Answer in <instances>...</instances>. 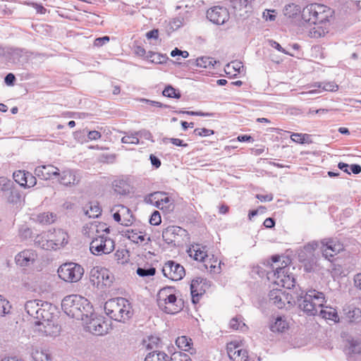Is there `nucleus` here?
Segmentation results:
<instances>
[{"mask_svg":"<svg viewBox=\"0 0 361 361\" xmlns=\"http://www.w3.org/2000/svg\"><path fill=\"white\" fill-rule=\"evenodd\" d=\"M332 14V10L323 4H311L305 6L302 18L310 25L309 35L313 38L324 36L328 32L329 18Z\"/></svg>","mask_w":361,"mask_h":361,"instance_id":"1","label":"nucleus"},{"mask_svg":"<svg viewBox=\"0 0 361 361\" xmlns=\"http://www.w3.org/2000/svg\"><path fill=\"white\" fill-rule=\"evenodd\" d=\"M63 312L78 320H85L92 315V306L84 297L79 295L66 296L61 302Z\"/></svg>","mask_w":361,"mask_h":361,"instance_id":"2","label":"nucleus"},{"mask_svg":"<svg viewBox=\"0 0 361 361\" xmlns=\"http://www.w3.org/2000/svg\"><path fill=\"white\" fill-rule=\"evenodd\" d=\"M179 292L173 286L161 288L157 294L159 308L166 314H176L184 307L183 300L179 298Z\"/></svg>","mask_w":361,"mask_h":361,"instance_id":"3","label":"nucleus"},{"mask_svg":"<svg viewBox=\"0 0 361 361\" xmlns=\"http://www.w3.org/2000/svg\"><path fill=\"white\" fill-rule=\"evenodd\" d=\"M297 300L300 308L310 316L317 314L319 309L326 302L324 293L315 289H310L305 294L302 291Z\"/></svg>","mask_w":361,"mask_h":361,"instance_id":"4","label":"nucleus"},{"mask_svg":"<svg viewBox=\"0 0 361 361\" xmlns=\"http://www.w3.org/2000/svg\"><path fill=\"white\" fill-rule=\"evenodd\" d=\"M272 261L274 262L271 265L272 270L267 271V279L279 286L288 289L294 287L295 281L293 274L290 273V267L286 264L281 267L279 264L280 262L279 256L272 257Z\"/></svg>","mask_w":361,"mask_h":361,"instance_id":"5","label":"nucleus"},{"mask_svg":"<svg viewBox=\"0 0 361 361\" xmlns=\"http://www.w3.org/2000/svg\"><path fill=\"white\" fill-rule=\"evenodd\" d=\"M106 314L112 319L124 322L133 315L130 303L123 298L109 300L104 304Z\"/></svg>","mask_w":361,"mask_h":361,"instance_id":"6","label":"nucleus"},{"mask_svg":"<svg viewBox=\"0 0 361 361\" xmlns=\"http://www.w3.org/2000/svg\"><path fill=\"white\" fill-rule=\"evenodd\" d=\"M0 185L5 192L7 202L13 206L15 210H20L25 203V195L16 187L13 186V182L5 178H0Z\"/></svg>","mask_w":361,"mask_h":361,"instance_id":"7","label":"nucleus"},{"mask_svg":"<svg viewBox=\"0 0 361 361\" xmlns=\"http://www.w3.org/2000/svg\"><path fill=\"white\" fill-rule=\"evenodd\" d=\"M51 304L38 300H28L25 304V310L28 315L35 319L42 320L50 317Z\"/></svg>","mask_w":361,"mask_h":361,"instance_id":"8","label":"nucleus"},{"mask_svg":"<svg viewBox=\"0 0 361 361\" xmlns=\"http://www.w3.org/2000/svg\"><path fill=\"white\" fill-rule=\"evenodd\" d=\"M104 233L97 238H94L90 245L91 253L96 256L108 255L112 252L115 248L114 241Z\"/></svg>","mask_w":361,"mask_h":361,"instance_id":"9","label":"nucleus"},{"mask_svg":"<svg viewBox=\"0 0 361 361\" xmlns=\"http://www.w3.org/2000/svg\"><path fill=\"white\" fill-rule=\"evenodd\" d=\"M84 274L83 268L74 262L65 263L58 269L59 276L67 282H77Z\"/></svg>","mask_w":361,"mask_h":361,"instance_id":"10","label":"nucleus"},{"mask_svg":"<svg viewBox=\"0 0 361 361\" xmlns=\"http://www.w3.org/2000/svg\"><path fill=\"white\" fill-rule=\"evenodd\" d=\"M145 202L166 212L174 209V200L164 192L150 193L145 197Z\"/></svg>","mask_w":361,"mask_h":361,"instance_id":"11","label":"nucleus"},{"mask_svg":"<svg viewBox=\"0 0 361 361\" xmlns=\"http://www.w3.org/2000/svg\"><path fill=\"white\" fill-rule=\"evenodd\" d=\"M56 178L61 185L71 188L79 184L82 176L79 170L66 168L61 171H59Z\"/></svg>","mask_w":361,"mask_h":361,"instance_id":"12","label":"nucleus"},{"mask_svg":"<svg viewBox=\"0 0 361 361\" xmlns=\"http://www.w3.org/2000/svg\"><path fill=\"white\" fill-rule=\"evenodd\" d=\"M109 227L105 223L94 221L84 225L82 234L93 240L94 238H97L104 233H109Z\"/></svg>","mask_w":361,"mask_h":361,"instance_id":"13","label":"nucleus"},{"mask_svg":"<svg viewBox=\"0 0 361 361\" xmlns=\"http://www.w3.org/2000/svg\"><path fill=\"white\" fill-rule=\"evenodd\" d=\"M162 272L165 277L172 281H179L185 276V269L182 265L174 261H168L162 268Z\"/></svg>","mask_w":361,"mask_h":361,"instance_id":"14","label":"nucleus"},{"mask_svg":"<svg viewBox=\"0 0 361 361\" xmlns=\"http://www.w3.org/2000/svg\"><path fill=\"white\" fill-rule=\"evenodd\" d=\"M54 319V317L50 312V317H48V319H42V320L34 322V323L39 326V331L44 333L47 336H56L59 334L61 327Z\"/></svg>","mask_w":361,"mask_h":361,"instance_id":"15","label":"nucleus"},{"mask_svg":"<svg viewBox=\"0 0 361 361\" xmlns=\"http://www.w3.org/2000/svg\"><path fill=\"white\" fill-rule=\"evenodd\" d=\"M90 276L94 283L104 286H110L113 283L114 275L107 269L96 267L90 271Z\"/></svg>","mask_w":361,"mask_h":361,"instance_id":"16","label":"nucleus"},{"mask_svg":"<svg viewBox=\"0 0 361 361\" xmlns=\"http://www.w3.org/2000/svg\"><path fill=\"white\" fill-rule=\"evenodd\" d=\"M112 211L114 219L120 223L121 225L128 226L131 225L134 221L133 216L130 209L123 205H116Z\"/></svg>","mask_w":361,"mask_h":361,"instance_id":"17","label":"nucleus"},{"mask_svg":"<svg viewBox=\"0 0 361 361\" xmlns=\"http://www.w3.org/2000/svg\"><path fill=\"white\" fill-rule=\"evenodd\" d=\"M291 296L288 293L279 288H274L269 293V303L275 305L279 309H282L286 304L292 305Z\"/></svg>","mask_w":361,"mask_h":361,"instance_id":"18","label":"nucleus"},{"mask_svg":"<svg viewBox=\"0 0 361 361\" xmlns=\"http://www.w3.org/2000/svg\"><path fill=\"white\" fill-rule=\"evenodd\" d=\"M207 18L214 24L223 25L230 18L229 12L223 6H214L207 12Z\"/></svg>","mask_w":361,"mask_h":361,"instance_id":"19","label":"nucleus"},{"mask_svg":"<svg viewBox=\"0 0 361 361\" xmlns=\"http://www.w3.org/2000/svg\"><path fill=\"white\" fill-rule=\"evenodd\" d=\"M322 255L325 259L332 261V257L339 253L343 249V246L338 241L329 239L322 241Z\"/></svg>","mask_w":361,"mask_h":361,"instance_id":"20","label":"nucleus"},{"mask_svg":"<svg viewBox=\"0 0 361 361\" xmlns=\"http://www.w3.org/2000/svg\"><path fill=\"white\" fill-rule=\"evenodd\" d=\"M52 250H57L68 243V235L63 229L58 228L47 231Z\"/></svg>","mask_w":361,"mask_h":361,"instance_id":"21","label":"nucleus"},{"mask_svg":"<svg viewBox=\"0 0 361 361\" xmlns=\"http://www.w3.org/2000/svg\"><path fill=\"white\" fill-rule=\"evenodd\" d=\"M209 283V281L202 278H197L191 281L190 293L192 303L196 304L199 302L200 297L205 293Z\"/></svg>","mask_w":361,"mask_h":361,"instance_id":"22","label":"nucleus"},{"mask_svg":"<svg viewBox=\"0 0 361 361\" xmlns=\"http://www.w3.org/2000/svg\"><path fill=\"white\" fill-rule=\"evenodd\" d=\"M37 258V254L34 250L26 249L16 255L15 261L17 265L25 267L32 265Z\"/></svg>","mask_w":361,"mask_h":361,"instance_id":"23","label":"nucleus"},{"mask_svg":"<svg viewBox=\"0 0 361 361\" xmlns=\"http://www.w3.org/2000/svg\"><path fill=\"white\" fill-rule=\"evenodd\" d=\"M228 355L233 361H247V351L241 348L236 342H231L227 345Z\"/></svg>","mask_w":361,"mask_h":361,"instance_id":"24","label":"nucleus"},{"mask_svg":"<svg viewBox=\"0 0 361 361\" xmlns=\"http://www.w3.org/2000/svg\"><path fill=\"white\" fill-rule=\"evenodd\" d=\"M93 314L83 320L87 324L88 331L96 335H103L107 332L106 324L102 322L99 318H93Z\"/></svg>","mask_w":361,"mask_h":361,"instance_id":"25","label":"nucleus"},{"mask_svg":"<svg viewBox=\"0 0 361 361\" xmlns=\"http://www.w3.org/2000/svg\"><path fill=\"white\" fill-rule=\"evenodd\" d=\"M186 231L179 226H169L163 231L162 238L167 244H171L176 240L179 236L185 235Z\"/></svg>","mask_w":361,"mask_h":361,"instance_id":"26","label":"nucleus"},{"mask_svg":"<svg viewBox=\"0 0 361 361\" xmlns=\"http://www.w3.org/2000/svg\"><path fill=\"white\" fill-rule=\"evenodd\" d=\"M59 169L51 164L42 165L35 168V174L43 180H49L52 176L57 177Z\"/></svg>","mask_w":361,"mask_h":361,"instance_id":"27","label":"nucleus"},{"mask_svg":"<svg viewBox=\"0 0 361 361\" xmlns=\"http://www.w3.org/2000/svg\"><path fill=\"white\" fill-rule=\"evenodd\" d=\"M125 236L133 243L138 245H145L150 241V238L147 237L144 231L137 229H128L125 232Z\"/></svg>","mask_w":361,"mask_h":361,"instance_id":"28","label":"nucleus"},{"mask_svg":"<svg viewBox=\"0 0 361 361\" xmlns=\"http://www.w3.org/2000/svg\"><path fill=\"white\" fill-rule=\"evenodd\" d=\"M289 328V322L284 316L273 317L269 324V329L274 333H283Z\"/></svg>","mask_w":361,"mask_h":361,"instance_id":"29","label":"nucleus"},{"mask_svg":"<svg viewBox=\"0 0 361 361\" xmlns=\"http://www.w3.org/2000/svg\"><path fill=\"white\" fill-rule=\"evenodd\" d=\"M314 87H317L319 90H312L307 92H302V94H312L316 93H320L322 91L336 92L338 90V85L334 82H316Z\"/></svg>","mask_w":361,"mask_h":361,"instance_id":"30","label":"nucleus"},{"mask_svg":"<svg viewBox=\"0 0 361 361\" xmlns=\"http://www.w3.org/2000/svg\"><path fill=\"white\" fill-rule=\"evenodd\" d=\"M321 308L322 309L319 311L318 310V312L319 315L322 318L324 319L331 320L334 322H338L339 318L336 309L329 306H324L323 307Z\"/></svg>","mask_w":361,"mask_h":361,"instance_id":"31","label":"nucleus"},{"mask_svg":"<svg viewBox=\"0 0 361 361\" xmlns=\"http://www.w3.org/2000/svg\"><path fill=\"white\" fill-rule=\"evenodd\" d=\"M318 246L319 243L317 241H312L305 245L298 254L300 260L305 261L309 257H311Z\"/></svg>","mask_w":361,"mask_h":361,"instance_id":"32","label":"nucleus"},{"mask_svg":"<svg viewBox=\"0 0 361 361\" xmlns=\"http://www.w3.org/2000/svg\"><path fill=\"white\" fill-rule=\"evenodd\" d=\"M31 356L34 361H51V354L47 350L32 348Z\"/></svg>","mask_w":361,"mask_h":361,"instance_id":"33","label":"nucleus"},{"mask_svg":"<svg viewBox=\"0 0 361 361\" xmlns=\"http://www.w3.org/2000/svg\"><path fill=\"white\" fill-rule=\"evenodd\" d=\"M83 210L89 218H96L102 214V209L97 202H90L84 207Z\"/></svg>","mask_w":361,"mask_h":361,"instance_id":"34","label":"nucleus"},{"mask_svg":"<svg viewBox=\"0 0 361 361\" xmlns=\"http://www.w3.org/2000/svg\"><path fill=\"white\" fill-rule=\"evenodd\" d=\"M205 247H200L199 245L193 246L192 249H190L189 255L190 257H193L197 261L205 262V259L207 257V251Z\"/></svg>","mask_w":361,"mask_h":361,"instance_id":"35","label":"nucleus"},{"mask_svg":"<svg viewBox=\"0 0 361 361\" xmlns=\"http://www.w3.org/2000/svg\"><path fill=\"white\" fill-rule=\"evenodd\" d=\"M113 187L114 191L119 195H125L130 192V186L128 182L124 179L114 180Z\"/></svg>","mask_w":361,"mask_h":361,"instance_id":"36","label":"nucleus"},{"mask_svg":"<svg viewBox=\"0 0 361 361\" xmlns=\"http://www.w3.org/2000/svg\"><path fill=\"white\" fill-rule=\"evenodd\" d=\"M35 244L44 250H52L47 232L37 235L35 239Z\"/></svg>","mask_w":361,"mask_h":361,"instance_id":"37","label":"nucleus"},{"mask_svg":"<svg viewBox=\"0 0 361 361\" xmlns=\"http://www.w3.org/2000/svg\"><path fill=\"white\" fill-rule=\"evenodd\" d=\"M145 361H171V357L164 352L154 350L146 355Z\"/></svg>","mask_w":361,"mask_h":361,"instance_id":"38","label":"nucleus"},{"mask_svg":"<svg viewBox=\"0 0 361 361\" xmlns=\"http://www.w3.org/2000/svg\"><path fill=\"white\" fill-rule=\"evenodd\" d=\"M176 344L178 348L184 351H190L192 349V340L187 336H182L178 337L176 340Z\"/></svg>","mask_w":361,"mask_h":361,"instance_id":"39","label":"nucleus"},{"mask_svg":"<svg viewBox=\"0 0 361 361\" xmlns=\"http://www.w3.org/2000/svg\"><path fill=\"white\" fill-rule=\"evenodd\" d=\"M56 216L52 212H43L36 216V221L44 225L51 224L56 220Z\"/></svg>","mask_w":361,"mask_h":361,"instance_id":"40","label":"nucleus"},{"mask_svg":"<svg viewBox=\"0 0 361 361\" xmlns=\"http://www.w3.org/2000/svg\"><path fill=\"white\" fill-rule=\"evenodd\" d=\"M216 61L213 58L207 56H202L196 59V66L200 68H207L213 67Z\"/></svg>","mask_w":361,"mask_h":361,"instance_id":"41","label":"nucleus"},{"mask_svg":"<svg viewBox=\"0 0 361 361\" xmlns=\"http://www.w3.org/2000/svg\"><path fill=\"white\" fill-rule=\"evenodd\" d=\"M283 11L286 16L293 18L300 12V7L295 4H289L286 5Z\"/></svg>","mask_w":361,"mask_h":361,"instance_id":"42","label":"nucleus"},{"mask_svg":"<svg viewBox=\"0 0 361 361\" xmlns=\"http://www.w3.org/2000/svg\"><path fill=\"white\" fill-rule=\"evenodd\" d=\"M346 319L349 322H357L361 319V310L353 307L346 312Z\"/></svg>","mask_w":361,"mask_h":361,"instance_id":"43","label":"nucleus"},{"mask_svg":"<svg viewBox=\"0 0 361 361\" xmlns=\"http://www.w3.org/2000/svg\"><path fill=\"white\" fill-rule=\"evenodd\" d=\"M124 134L126 135L121 138L122 143L133 144V145L139 144L140 141H139V138L137 137L136 131L124 133Z\"/></svg>","mask_w":361,"mask_h":361,"instance_id":"44","label":"nucleus"},{"mask_svg":"<svg viewBox=\"0 0 361 361\" xmlns=\"http://www.w3.org/2000/svg\"><path fill=\"white\" fill-rule=\"evenodd\" d=\"M290 139L293 142L299 144L310 142V135L308 134L293 133L290 135Z\"/></svg>","mask_w":361,"mask_h":361,"instance_id":"45","label":"nucleus"},{"mask_svg":"<svg viewBox=\"0 0 361 361\" xmlns=\"http://www.w3.org/2000/svg\"><path fill=\"white\" fill-rule=\"evenodd\" d=\"M159 338L157 336H149L143 341V345L147 350H154L158 348Z\"/></svg>","mask_w":361,"mask_h":361,"instance_id":"46","label":"nucleus"},{"mask_svg":"<svg viewBox=\"0 0 361 361\" xmlns=\"http://www.w3.org/2000/svg\"><path fill=\"white\" fill-rule=\"evenodd\" d=\"M136 272L141 277L152 276L155 274L156 269L152 267H138Z\"/></svg>","mask_w":361,"mask_h":361,"instance_id":"47","label":"nucleus"},{"mask_svg":"<svg viewBox=\"0 0 361 361\" xmlns=\"http://www.w3.org/2000/svg\"><path fill=\"white\" fill-rule=\"evenodd\" d=\"M26 171H17L13 173V179L14 180L18 183L20 186L25 187V185L27 183L25 178H26Z\"/></svg>","mask_w":361,"mask_h":361,"instance_id":"48","label":"nucleus"},{"mask_svg":"<svg viewBox=\"0 0 361 361\" xmlns=\"http://www.w3.org/2000/svg\"><path fill=\"white\" fill-rule=\"evenodd\" d=\"M11 306L9 302L0 295V316H4L10 312Z\"/></svg>","mask_w":361,"mask_h":361,"instance_id":"49","label":"nucleus"},{"mask_svg":"<svg viewBox=\"0 0 361 361\" xmlns=\"http://www.w3.org/2000/svg\"><path fill=\"white\" fill-rule=\"evenodd\" d=\"M162 93L164 96L169 98L179 99L180 97V94L176 92V89L171 85L166 86Z\"/></svg>","mask_w":361,"mask_h":361,"instance_id":"50","label":"nucleus"},{"mask_svg":"<svg viewBox=\"0 0 361 361\" xmlns=\"http://www.w3.org/2000/svg\"><path fill=\"white\" fill-rule=\"evenodd\" d=\"M230 326L231 329L235 330L243 331L245 329H246L245 323H243L242 320L237 317H234L230 321Z\"/></svg>","mask_w":361,"mask_h":361,"instance_id":"51","label":"nucleus"},{"mask_svg":"<svg viewBox=\"0 0 361 361\" xmlns=\"http://www.w3.org/2000/svg\"><path fill=\"white\" fill-rule=\"evenodd\" d=\"M101 133L97 130L89 131L87 135V138L84 137L82 140H79L81 142H87L92 140H97L101 137Z\"/></svg>","mask_w":361,"mask_h":361,"instance_id":"52","label":"nucleus"},{"mask_svg":"<svg viewBox=\"0 0 361 361\" xmlns=\"http://www.w3.org/2000/svg\"><path fill=\"white\" fill-rule=\"evenodd\" d=\"M231 69H233L237 73H241L244 71V66L240 61H233L226 66V70Z\"/></svg>","mask_w":361,"mask_h":361,"instance_id":"53","label":"nucleus"},{"mask_svg":"<svg viewBox=\"0 0 361 361\" xmlns=\"http://www.w3.org/2000/svg\"><path fill=\"white\" fill-rule=\"evenodd\" d=\"M161 222V218L160 213L158 211H154L149 219V223L154 226H158Z\"/></svg>","mask_w":361,"mask_h":361,"instance_id":"54","label":"nucleus"},{"mask_svg":"<svg viewBox=\"0 0 361 361\" xmlns=\"http://www.w3.org/2000/svg\"><path fill=\"white\" fill-rule=\"evenodd\" d=\"M164 143L171 142V144H173V145H176V146H180V147H187L188 146L187 143H184L182 140L178 139V138H173V137L164 138Z\"/></svg>","mask_w":361,"mask_h":361,"instance_id":"55","label":"nucleus"},{"mask_svg":"<svg viewBox=\"0 0 361 361\" xmlns=\"http://www.w3.org/2000/svg\"><path fill=\"white\" fill-rule=\"evenodd\" d=\"M195 135L202 136V137H207L212 135L214 133L213 130L207 129V128H196L194 130Z\"/></svg>","mask_w":361,"mask_h":361,"instance_id":"56","label":"nucleus"},{"mask_svg":"<svg viewBox=\"0 0 361 361\" xmlns=\"http://www.w3.org/2000/svg\"><path fill=\"white\" fill-rule=\"evenodd\" d=\"M25 180L27 182L25 186L28 188L33 187L37 183L36 178L30 172L26 173Z\"/></svg>","mask_w":361,"mask_h":361,"instance_id":"57","label":"nucleus"},{"mask_svg":"<svg viewBox=\"0 0 361 361\" xmlns=\"http://www.w3.org/2000/svg\"><path fill=\"white\" fill-rule=\"evenodd\" d=\"M137 137L140 138H144L147 140H152V135L151 133L147 130H142L140 131H136Z\"/></svg>","mask_w":361,"mask_h":361,"instance_id":"58","label":"nucleus"},{"mask_svg":"<svg viewBox=\"0 0 361 361\" xmlns=\"http://www.w3.org/2000/svg\"><path fill=\"white\" fill-rule=\"evenodd\" d=\"M270 45L271 47L277 49L280 52H282L285 54H288V55H290V56H293V54L289 53L288 51H287L286 49H284L278 42H276V41H274V40H271L270 41Z\"/></svg>","mask_w":361,"mask_h":361,"instance_id":"59","label":"nucleus"},{"mask_svg":"<svg viewBox=\"0 0 361 361\" xmlns=\"http://www.w3.org/2000/svg\"><path fill=\"white\" fill-rule=\"evenodd\" d=\"M274 13H275L274 10H266L263 12V18L266 20L273 21L276 18V16L273 14Z\"/></svg>","mask_w":361,"mask_h":361,"instance_id":"60","label":"nucleus"},{"mask_svg":"<svg viewBox=\"0 0 361 361\" xmlns=\"http://www.w3.org/2000/svg\"><path fill=\"white\" fill-rule=\"evenodd\" d=\"M109 41V37L104 36L102 37H98L94 39V45L95 47H102Z\"/></svg>","mask_w":361,"mask_h":361,"instance_id":"61","label":"nucleus"},{"mask_svg":"<svg viewBox=\"0 0 361 361\" xmlns=\"http://www.w3.org/2000/svg\"><path fill=\"white\" fill-rule=\"evenodd\" d=\"M183 25V18H176L173 19L171 22V26L173 29H177L182 26Z\"/></svg>","mask_w":361,"mask_h":361,"instance_id":"62","label":"nucleus"},{"mask_svg":"<svg viewBox=\"0 0 361 361\" xmlns=\"http://www.w3.org/2000/svg\"><path fill=\"white\" fill-rule=\"evenodd\" d=\"M16 77L13 73H8L4 78V82L7 85H13Z\"/></svg>","mask_w":361,"mask_h":361,"instance_id":"63","label":"nucleus"},{"mask_svg":"<svg viewBox=\"0 0 361 361\" xmlns=\"http://www.w3.org/2000/svg\"><path fill=\"white\" fill-rule=\"evenodd\" d=\"M355 286L361 290V273L357 274L354 277Z\"/></svg>","mask_w":361,"mask_h":361,"instance_id":"64","label":"nucleus"}]
</instances>
